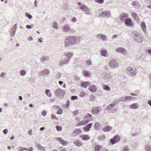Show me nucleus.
<instances>
[{"label":"nucleus","instance_id":"obj_1","mask_svg":"<svg viewBox=\"0 0 151 151\" xmlns=\"http://www.w3.org/2000/svg\"><path fill=\"white\" fill-rule=\"evenodd\" d=\"M81 40V37L78 36H70L65 37L64 41L65 48L79 44Z\"/></svg>","mask_w":151,"mask_h":151},{"label":"nucleus","instance_id":"obj_2","mask_svg":"<svg viewBox=\"0 0 151 151\" xmlns=\"http://www.w3.org/2000/svg\"><path fill=\"white\" fill-rule=\"evenodd\" d=\"M73 55V53L72 52H67L65 54L66 58L60 60L58 63L59 65L60 66H63L64 64H67L70 61L71 57Z\"/></svg>","mask_w":151,"mask_h":151},{"label":"nucleus","instance_id":"obj_3","mask_svg":"<svg viewBox=\"0 0 151 151\" xmlns=\"http://www.w3.org/2000/svg\"><path fill=\"white\" fill-rule=\"evenodd\" d=\"M126 71L127 73L130 75L132 76H133L136 74L137 70L134 68L129 67L127 68Z\"/></svg>","mask_w":151,"mask_h":151},{"label":"nucleus","instance_id":"obj_4","mask_svg":"<svg viewBox=\"0 0 151 151\" xmlns=\"http://www.w3.org/2000/svg\"><path fill=\"white\" fill-rule=\"evenodd\" d=\"M119 64L116 59H111L109 62V67L111 68L114 69L118 67Z\"/></svg>","mask_w":151,"mask_h":151},{"label":"nucleus","instance_id":"obj_5","mask_svg":"<svg viewBox=\"0 0 151 151\" xmlns=\"http://www.w3.org/2000/svg\"><path fill=\"white\" fill-rule=\"evenodd\" d=\"M134 39L135 41L142 43L143 41V38L141 34L139 33H137L134 34Z\"/></svg>","mask_w":151,"mask_h":151},{"label":"nucleus","instance_id":"obj_6","mask_svg":"<svg viewBox=\"0 0 151 151\" xmlns=\"http://www.w3.org/2000/svg\"><path fill=\"white\" fill-rule=\"evenodd\" d=\"M111 14L110 11H105L99 14V17H101L109 18L111 17Z\"/></svg>","mask_w":151,"mask_h":151},{"label":"nucleus","instance_id":"obj_7","mask_svg":"<svg viewBox=\"0 0 151 151\" xmlns=\"http://www.w3.org/2000/svg\"><path fill=\"white\" fill-rule=\"evenodd\" d=\"M125 25L128 27H134V24L133 21L130 18H128L125 19L124 22Z\"/></svg>","mask_w":151,"mask_h":151},{"label":"nucleus","instance_id":"obj_8","mask_svg":"<svg viewBox=\"0 0 151 151\" xmlns=\"http://www.w3.org/2000/svg\"><path fill=\"white\" fill-rule=\"evenodd\" d=\"M55 93L56 96L61 97L65 94V92L61 88H58L55 91Z\"/></svg>","mask_w":151,"mask_h":151},{"label":"nucleus","instance_id":"obj_9","mask_svg":"<svg viewBox=\"0 0 151 151\" xmlns=\"http://www.w3.org/2000/svg\"><path fill=\"white\" fill-rule=\"evenodd\" d=\"M120 140V137L118 135H116L110 140V141L112 144L118 143Z\"/></svg>","mask_w":151,"mask_h":151},{"label":"nucleus","instance_id":"obj_10","mask_svg":"<svg viewBox=\"0 0 151 151\" xmlns=\"http://www.w3.org/2000/svg\"><path fill=\"white\" fill-rule=\"evenodd\" d=\"M101 77L104 79L106 80H110L112 76L110 73H103L101 74Z\"/></svg>","mask_w":151,"mask_h":151},{"label":"nucleus","instance_id":"obj_11","mask_svg":"<svg viewBox=\"0 0 151 151\" xmlns=\"http://www.w3.org/2000/svg\"><path fill=\"white\" fill-rule=\"evenodd\" d=\"M129 16V14L126 13H124L121 14L119 16V19L120 21L123 22H124L126 19L128 18Z\"/></svg>","mask_w":151,"mask_h":151},{"label":"nucleus","instance_id":"obj_12","mask_svg":"<svg viewBox=\"0 0 151 151\" xmlns=\"http://www.w3.org/2000/svg\"><path fill=\"white\" fill-rule=\"evenodd\" d=\"M116 51L122 54H125L127 52V51L124 48L122 47H119L116 49Z\"/></svg>","mask_w":151,"mask_h":151},{"label":"nucleus","instance_id":"obj_13","mask_svg":"<svg viewBox=\"0 0 151 151\" xmlns=\"http://www.w3.org/2000/svg\"><path fill=\"white\" fill-rule=\"evenodd\" d=\"M50 71L48 69H45L40 71V74L41 76H46L50 73Z\"/></svg>","mask_w":151,"mask_h":151},{"label":"nucleus","instance_id":"obj_14","mask_svg":"<svg viewBox=\"0 0 151 151\" xmlns=\"http://www.w3.org/2000/svg\"><path fill=\"white\" fill-rule=\"evenodd\" d=\"M55 139L57 140L60 143L62 144L63 145L65 146L68 144V142L62 139L61 137H56Z\"/></svg>","mask_w":151,"mask_h":151},{"label":"nucleus","instance_id":"obj_15","mask_svg":"<svg viewBox=\"0 0 151 151\" xmlns=\"http://www.w3.org/2000/svg\"><path fill=\"white\" fill-rule=\"evenodd\" d=\"M132 99V97L129 96H125L122 97L120 100L121 101L125 102L127 101H129Z\"/></svg>","mask_w":151,"mask_h":151},{"label":"nucleus","instance_id":"obj_16","mask_svg":"<svg viewBox=\"0 0 151 151\" xmlns=\"http://www.w3.org/2000/svg\"><path fill=\"white\" fill-rule=\"evenodd\" d=\"M99 110L98 107H95L93 108L92 111V113L93 114L97 115L99 114Z\"/></svg>","mask_w":151,"mask_h":151},{"label":"nucleus","instance_id":"obj_17","mask_svg":"<svg viewBox=\"0 0 151 151\" xmlns=\"http://www.w3.org/2000/svg\"><path fill=\"white\" fill-rule=\"evenodd\" d=\"M131 15L134 20L136 21L137 22L139 21V19L136 13L134 12H132L131 13Z\"/></svg>","mask_w":151,"mask_h":151},{"label":"nucleus","instance_id":"obj_18","mask_svg":"<svg viewBox=\"0 0 151 151\" xmlns=\"http://www.w3.org/2000/svg\"><path fill=\"white\" fill-rule=\"evenodd\" d=\"M62 31L65 32L69 31L70 29V27L67 24H65L62 27Z\"/></svg>","mask_w":151,"mask_h":151},{"label":"nucleus","instance_id":"obj_19","mask_svg":"<svg viewBox=\"0 0 151 151\" xmlns=\"http://www.w3.org/2000/svg\"><path fill=\"white\" fill-rule=\"evenodd\" d=\"M108 52L106 50H102L101 51V55L107 57L108 56Z\"/></svg>","mask_w":151,"mask_h":151},{"label":"nucleus","instance_id":"obj_20","mask_svg":"<svg viewBox=\"0 0 151 151\" xmlns=\"http://www.w3.org/2000/svg\"><path fill=\"white\" fill-rule=\"evenodd\" d=\"M81 133V131L80 129H75L73 135L74 136H76L78 134H80Z\"/></svg>","mask_w":151,"mask_h":151},{"label":"nucleus","instance_id":"obj_21","mask_svg":"<svg viewBox=\"0 0 151 151\" xmlns=\"http://www.w3.org/2000/svg\"><path fill=\"white\" fill-rule=\"evenodd\" d=\"M90 84V82L88 81H85L83 82L81 84L82 87L84 88H86Z\"/></svg>","mask_w":151,"mask_h":151},{"label":"nucleus","instance_id":"obj_22","mask_svg":"<svg viewBox=\"0 0 151 151\" xmlns=\"http://www.w3.org/2000/svg\"><path fill=\"white\" fill-rule=\"evenodd\" d=\"M97 88L96 86L94 85H92L90 86L89 88V90L91 92H94L97 90Z\"/></svg>","mask_w":151,"mask_h":151},{"label":"nucleus","instance_id":"obj_23","mask_svg":"<svg viewBox=\"0 0 151 151\" xmlns=\"http://www.w3.org/2000/svg\"><path fill=\"white\" fill-rule=\"evenodd\" d=\"M140 27L143 31L146 33L147 32L146 30V27L145 23L144 22H142L141 24Z\"/></svg>","mask_w":151,"mask_h":151},{"label":"nucleus","instance_id":"obj_24","mask_svg":"<svg viewBox=\"0 0 151 151\" xmlns=\"http://www.w3.org/2000/svg\"><path fill=\"white\" fill-rule=\"evenodd\" d=\"M73 143L77 147H80L82 145V142L79 140H77L73 142Z\"/></svg>","mask_w":151,"mask_h":151},{"label":"nucleus","instance_id":"obj_25","mask_svg":"<svg viewBox=\"0 0 151 151\" xmlns=\"http://www.w3.org/2000/svg\"><path fill=\"white\" fill-rule=\"evenodd\" d=\"M80 9L83 11L88 12L89 11V9L88 7L84 5H82L80 6Z\"/></svg>","mask_w":151,"mask_h":151},{"label":"nucleus","instance_id":"obj_26","mask_svg":"<svg viewBox=\"0 0 151 151\" xmlns=\"http://www.w3.org/2000/svg\"><path fill=\"white\" fill-rule=\"evenodd\" d=\"M92 123H91L89 124L86 126L84 127L83 128V129L86 132H88L89 131L90 129L91 128L92 126Z\"/></svg>","mask_w":151,"mask_h":151},{"label":"nucleus","instance_id":"obj_27","mask_svg":"<svg viewBox=\"0 0 151 151\" xmlns=\"http://www.w3.org/2000/svg\"><path fill=\"white\" fill-rule=\"evenodd\" d=\"M132 4L135 8H137L140 6V5L137 1H134L132 3Z\"/></svg>","mask_w":151,"mask_h":151},{"label":"nucleus","instance_id":"obj_28","mask_svg":"<svg viewBox=\"0 0 151 151\" xmlns=\"http://www.w3.org/2000/svg\"><path fill=\"white\" fill-rule=\"evenodd\" d=\"M139 108V105L137 103L133 104L130 105V108L131 109H137Z\"/></svg>","mask_w":151,"mask_h":151},{"label":"nucleus","instance_id":"obj_29","mask_svg":"<svg viewBox=\"0 0 151 151\" xmlns=\"http://www.w3.org/2000/svg\"><path fill=\"white\" fill-rule=\"evenodd\" d=\"M81 138H82V139L84 140H87L90 139V137L88 135H82L81 136Z\"/></svg>","mask_w":151,"mask_h":151},{"label":"nucleus","instance_id":"obj_30","mask_svg":"<svg viewBox=\"0 0 151 151\" xmlns=\"http://www.w3.org/2000/svg\"><path fill=\"white\" fill-rule=\"evenodd\" d=\"M49 59V58L47 56H44L40 58V60L41 62H44L47 61Z\"/></svg>","mask_w":151,"mask_h":151},{"label":"nucleus","instance_id":"obj_31","mask_svg":"<svg viewBox=\"0 0 151 151\" xmlns=\"http://www.w3.org/2000/svg\"><path fill=\"white\" fill-rule=\"evenodd\" d=\"M83 73L84 75L86 77H89L91 74L90 72L85 70H83Z\"/></svg>","mask_w":151,"mask_h":151},{"label":"nucleus","instance_id":"obj_32","mask_svg":"<svg viewBox=\"0 0 151 151\" xmlns=\"http://www.w3.org/2000/svg\"><path fill=\"white\" fill-rule=\"evenodd\" d=\"M112 128V127L108 126L103 128V130L105 132H108L110 131Z\"/></svg>","mask_w":151,"mask_h":151},{"label":"nucleus","instance_id":"obj_33","mask_svg":"<svg viewBox=\"0 0 151 151\" xmlns=\"http://www.w3.org/2000/svg\"><path fill=\"white\" fill-rule=\"evenodd\" d=\"M89 122V120H83L79 122V125L80 126L85 125L88 123Z\"/></svg>","mask_w":151,"mask_h":151},{"label":"nucleus","instance_id":"obj_34","mask_svg":"<svg viewBox=\"0 0 151 151\" xmlns=\"http://www.w3.org/2000/svg\"><path fill=\"white\" fill-rule=\"evenodd\" d=\"M94 127L96 129L99 130L101 129V126L98 122H96L95 124Z\"/></svg>","mask_w":151,"mask_h":151},{"label":"nucleus","instance_id":"obj_35","mask_svg":"<svg viewBox=\"0 0 151 151\" xmlns=\"http://www.w3.org/2000/svg\"><path fill=\"white\" fill-rule=\"evenodd\" d=\"M103 89L108 91H111V89L110 87L106 85L103 84L102 85Z\"/></svg>","mask_w":151,"mask_h":151},{"label":"nucleus","instance_id":"obj_36","mask_svg":"<svg viewBox=\"0 0 151 151\" xmlns=\"http://www.w3.org/2000/svg\"><path fill=\"white\" fill-rule=\"evenodd\" d=\"M37 146L39 150L42 151H45V149L44 147L42 146L40 144H37Z\"/></svg>","mask_w":151,"mask_h":151},{"label":"nucleus","instance_id":"obj_37","mask_svg":"<svg viewBox=\"0 0 151 151\" xmlns=\"http://www.w3.org/2000/svg\"><path fill=\"white\" fill-rule=\"evenodd\" d=\"M145 149L146 151H151V146L149 144L146 145Z\"/></svg>","mask_w":151,"mask_h":151},{"label":"nucleus","instance_id":"obj_38","mask_svg":"<svg viewBox=\"0 0 151 151\" xmlns=\"http://www.w3.org/2000/svg\"><path fill=\"white\" fill-rule=\"evenodd\" d=\"M45 93L48 97H50L52 96V94L50 93V90L48 89H46Z\"/></svg>","mask_w":151,"mask_h":151},{"label":"nucleus","instance_id":"obj_39","mask_svg":"<svg viewBox=\"0 0 151 151\" xmlns=\"http://www.w3.org/2000/svg\"><path fill=\"white\" fill-rule=\"evenodd\" d=\"M17 24H14L12 27V29L10 30V31L16 32L17 29Z\"/></svg>","mask_w":151,"mask_h":151},{"label":"nucleus","instance_id":"obj_40","mask_svg":"<svg viewBox=\"0 0 151 151\" xmlns=\"http://www.w3.org/2000/svg\"><path fill=\"white\" fill-rule=\"evenodd\" d=\"M115 105L113 103L109 105L107 107V108L109 110H111L115 106Z\"/></svg>","mask_w":151,"mask_h":151},{"label":"nucleus","instance_id":"obj_41","mask_svg":"<svg viewBox=\"0 0 151 151\" xmlns=\"http://www.w3.org/2000/svg\"><path fill=\"white\" fill-rule=\"evenodd\" d=\"M101 39L102 40L104 41H106L108 40V38L106 35L104 34L102 35Z\"/></svg>","mask_w":151,"mask_h":151},{"label":"nucleus","instance_id":"obj_42","mask_svg":"<svg viewBox=\"0 0 151 151\" xmlns=\"http://www.w3.org/2000/svg\"><path fill=\"white\" fill-rule=\"evenodd\" d=\"M53 27L56 29H58V24L57 22H55L53 23Z\"/></svg>","mask_w":151,"mask_h":151},{"label":"nucleus","instance_id":"obj_43","mask_svg":"<svg viewBox=\"0 0 151 151\" xmlns=\"http://www.w3.org/2000/svg\"><path fill=\"white\" fill-rule=\"evenodd\" d=\"M101 147L99 145L96 146L95 147V151H99L101 149Z\"/></svg>","mask_w":151,"mask_h":151},{"label":"nucleus","instance_id":"obj_44","mask_svg":"<svg viewBox=\"0 0 151 151\" xmlns=\"http://www.w3.org/2000/svg\"><path fill=\"white\" fill-rule=\"evenodd\" d=\"M26 73V72L25 70H22L20 72V74L22 76H24L25 75Z\"/></svg>","mask_w":151,"mask_h":151},{"label":"nucleus","instance_id":"obj_45","mask_svg":"<svg viewBox=\"0 0 151 151\" xmlns=\"http://www.w3.org/2000/svg\"><path fill=\"white\" fill-rule=\"evenodd\" d=\"M25 15L29 19H31L32 18V16L31 15L29 14L28 13H26Z\"/></svg>","mask_w":151,"mask_h":151},{"label":"nucleus","instance_id":"obj_46","mask_svg":"<svg viewBox=\"0 0 151 151\" xmlns=\"http://www.w3.org/2000/svg\"><path fill=\"white\" fill-rule=\"evenodd\" d=\"M121 99L119 100H115L113 102V103L115 104L116 106V104H118L119 103V101H121L120 100Z\"/></svg>","mask_w":151,"mask_h":151},{"label":"nucleus","instance_id":"obj_47","mask_svg":"<svg viewBox=\"0 0 151 151\" xmlns=\"http://www.w3.org/2000/svg\"><path fill=\"white\" fill-rule=\"evenodd\" d=\"M96 2L99 4H102L104 2V0H94Z\"/></svg>","mask_w":151,"mask_h":151},{"label":"nucleus","instance_id":"obj_48","mask_svg":"<svg viewBox=\"0 0 151 151\" xmlns=\"http://www.w3.org/2000/svg\"><path fill=\"white\" fill-rule=\"evenodd\" d=\"M85 94L84 92L83 91H81L80 93L79 96L81 97H83L84 96Z\"/></svg>","mask_w":151,"mask_h":151},{"label":"nucleus","instance_id":"obj_49","mask_svg":"<svg viewBox=\"0 0 151 151\" xmlns=\"http://www.w3.org/2000/svg\"><path fill=\"white\" fill-rule=\"evenodd\" d=\"M105 137V136L104 135H102L99 136V140H103Z\"/></svg>","mask_w":151,"mask_h":151},{"label":"nucleus","instance_id":"obj_50","mask_svg":"<svg viewBox=\"0 0 151 151\" xmlns=\"http://www.w3.org/2000/svg\"><path fill=\"white\" fill-rule=\"evenodd\" d=\"M87 64L88 65H92L91 61L90 60H87L86 61Z\"/></svg>","mask_w":151,"mask_h":151},{"label":"nucleus","instance_id":"obj_51","mask_svg":"<svg viewBox=\"0 0 151 151\" xmlns=\"http://www.w3.org/2000/svg\"><path fill=\"white\" fill-rule=\"evenodd\" d=\"M90 101H93L94 100L95 97L94 95H91L90 96Z\"/></svg>","mask_w":151,"mask_h":151},{"label":"nucleus","instance_id":"obj_52","mask_svg":"<svg viewBox=\"0 0 151 151\" xmlns=\"http://www.w3.org/2000/svg\"><path fill=\"white\" fill-rule=\"evenodd\" d=\"M122 151H129L128 147L127 146H124Z\"/></svg>","mask_w":151,"mask_h":151},{"label":"nucleus","instance_id":"obj_53","mask_svg":"<svg viewBox=\"0 0 151 151\" xmlns=\"http://www.w3.org/2000/svg\"><path fill=\"white\" fill-rule=\"evenodd\" d=\"M58 150L60 151H67L65 148L63 147L59 148Z\"/></svg>","mask_w":151,"mask_h":151},{"label":"nucleus","instance_id":"obj_54","mask_svg":"<svg viewBox=\"0 0 151 151\" xmlns=\"http://www.w3.org/2000/svg\"><path fill=\"white\" fill-rule=\"evenodd\" d=\"M34 26L33 24H31L30 25H27L26 26V27L27 29H31Z\"/></svg>","mask_w":151,"mask_h":151},{"label":"nucleus","instance_id":"obj_55","mask_svg":"<svg viewBox=\"0 0 151 151\" xmlns=\"http://www.w3.org/2000/svg\"><path fill=\"white\" fill-rule=\"evenodd\" d=\"M71 99L72 100H74L75 99H77L78 98V97L76 96H72L71 97Z\"/></svg>","mask_w":151,"mask_h":151},{"label":"nucleus","instance_id":"obj_56","mask_svg":"<svg viewBox=\"0 0 151 151\" xmlns=\"http://www.w3.org/2000/svg\"><path fill=\"white\" fill-rule=\"evenodd\" d=\"M51 118L53 119L58 120L57 118L55 116V115H54V114H52L51 116Z\"/></svg>","mask_w":151,"mask_h":151},{"label":"nucleus","instance_id":"obj_57","mask_svg":"<svg viewBox=\"0 0 151 151\" xmlns=\"http://www.w3.org/2000/svg\"><path fill=\"white\" fill-rule=\"evenodd\" d=\"M56 128L57 129L58 131H60L62 129V127L59 126H57Z\"/></svg>","mask_w":151,"mask_h":151},{"label":"nucleus","instance_id":"obj_58","mask_svg":"<svg viewBox=\"0 0 151 151\" xmlns=\"http://www.w3.org/2000/svg\"><path fill=\"white\" fill-rule=\"evenodd\" d=\"M15 32H12L10 31V34L11 36L12 37H13L15 34Z\"/></svg>","mask_w":151,"mask_h":151},{"label":"nucleus","instance_id":"obj_59","mask_svg":"<svg viewBox=\"0 0 151 151\" xmlns=\"http://www.w3.org/2000/svg\"><path fill=\"white\" fill-rule=\"evenodd\" d=\"M32 131L31 129H29L28 132V134L29 135H31L32 134Z\"/></svg>","mask_w":151,"mask_h":151},{"label":"nucleus","instance_id":"obj_60","mask_svg":"<svg viewBox=\"0 0 151 151\" xmlns=\"http://www.w3.org/2000/svg\"><path fill=\"white\" fill-rule=\"evenodd\" d=\"M102 35V34H99L97 35H96V37L97 38L100 39L101 38Z\"/></svg>","mask_w":151,"mask_h":151},{"label":"nucleus","instance_id":"obj_61","mask_svg":"<svg viewBox=\"0 0 151 151\" xmlns=\"http://www.w3.org/2000/svg\"><path fill=\"white\" fill-rule=\"evenodd\" d=\"M47 115V112H46V111H42V115L43 116H45Z\"/></svg>","mask_w":151,"mask_h":151},{"label":"nucleus","instance_id":"obj_62","mask_svg":"<svg viewBox=\"0 0 151 151\" xmlns=\"http://www.w3.org/2000/svg\"><path fill=\"white\" fill-rule=\"evenodd\" d=\"M61 74L60 73H58L56 74L57 78H59L60 77Z\"/></svg>","mask_w":151,"mask_h":151},{"label":"nucleus","instance_id":"obj_63","mask_svg":"<svg viewBox=\"0 0 151 151\" xmlns=\"http://www.w3.org/2000/svg\"><path fill=\"white\" fill-rule=\"evenodd\" d=\"M73 115L74 116L78 114V110H76L73 111Z\"/></svg>","mask_w":151,"mask_h":151},{"label":"nucleus","instance_id":"obj_64","mask_svg":"<svg viewBox=\"0 0 151 151\" xmlns=\"http://www.w3.org/2000/svg\"><path fill=\"white\" fill-rule=\"evenodd\" d=\"M146 2L148 4H150L151 5V0H145Z\"/></svg>","mask_w":151,"mask_h":151}]
</instances>
